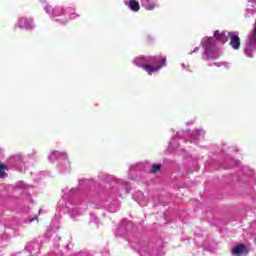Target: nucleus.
<instances>
[{
    "instance_id": "17",
    "label": "nucleus",
    "mask_w": 256,
    "mask_h": 256,
    "mask_svg": "<svg viewBox=\"0 0 256 256\" xmlns=\"http://www.w3.org/2000/svg\"><path fill=\"white\" fill-rule=\"evenodd\" d=\"M6 171H9L7 166H5L3 163H0V179H5V177H7Z\"/></svg>"
},
{
    "instance_id": "20",
    "label": "nucleus",
    "mask_w": 256,
    "mask_h": 256,
    "mask_svg": "<svg viewBox=\"0 0 256 256\" xmlns=\"http://www.w3.org/2000/svg\"><path fill=\"white\" fill-rule=\"evenodd\" d=\"M68 13L66 15H69L71 19H77L79 17V14L73 12V8H67Z\"/></svg>"
},
{
    "instance_id": "26",
    "label": "nucleus",
    "mask_w": 256,
    "mask_h": 256,
    "mask_svg": "<svg viewBox=\"0 0 256 256\" xmlns=\"http://www.w3.org/2000/svg\"><path fill=\"white\" fill-rule=\"evenodd\" d=\"M199 51V47H196L194 51L190 52L189 55H193V53H197Z\"/></svg>"
},
{
    "instance_id": "31",
    "label": "nucleus",
    "mask_w": 256,
    "mask_h": 256,
    "mask_svg": "<svg viewBox=\"0 0 256 256\" xmlns=\"http://www.w3.org/2000/svg\"><path fill=\"white\" fill-rule=\"evenodd\" d=\"M132 223L131 222H128L127 224V229H129V227H131Z\"/></svg>"
},
{
    "instance_id": "6",
    "label": "nucleus",
    "mask_w": 256,
    "mask_h": 256,
    "mask_svg": "<svg viewBox=\"0 0 256 256\" xmlns=\"http://www.w3.org/2000/svg\"><path fill=\"white\" fill-rule=\"evenodd\" d=\"M44 11L50 15V17H61L62 15H67V13H69L67 8L65 9L62 6L52 8L49 4H44Z\"/></svg>"
},
{
    "instance_id": "11",
    "label": "nucleus",
    "mask_w": 256,
    "mask_h": 256,
    "mask_svg": "<svg viewBox=\"0 0 256 256\" xmlns=\"http://www.w3.org/2000/svg\"><path fill=\"white\" fill-rule=\"evenodd\" d=\"M25 249L28 251V253H30V255H39L41 245L37 241H32L25 246Z\"/></svg>"
},
{
    "instance_id": "35",
    "label": "nucleus",
    "mask_w": 256,
    "mask_h": 256,
    "mask_svg": "<svg viewBox=\"0 0 256 256\" xmlns=\"http://www.w3.org/2000/svg\"><path fill=\"white\" fill-rule=\"evenodd\" d=\"M49 235V230H48V232H46V236H48Z\"/></svg>"
},
{
    "instance_id": "13",
    "label": "nucleus",
    "mask_w": 256,
    "mask_h": 256,
    "mask_svg": "<svg viewBox=\"0 0 256 256\" xmlns=\"http://www.w3.org/2000/svg\"><path fill=\"white\" fill-rule=\"evenodd\" d=\"M124 5L134 13H139L141 9V4H139V1L137 0H125Z\"/></svg>"
},
{
    "instance_id": "32",
    "label": "nucleus",
    "mask_w": 256,
    "mask_h": 256,
    "mask_svg": "<svg viewBox=\"0 0 256 256\" xmlns=\"http://www.w3.org/2000/svg\"><path fill=\"white\" fill-rule=\"evenodd\" d=\"M41 213H43V210H42V209H40V210L38 211V215H41Z\"/></svg>"
},
{
    "instance_id": "14",
    "label": "nucleus",
    "mask_w": 256,
    "mask_h": 256,
    "mask_svg": "<svg viewBox=\"0 0 256 256\" xmlns=\"http://www.w3.org/2000/svg\"><path fill=\"white\" fill-rule=\"evenodd\" d=\"M203 137H205V130L195 129L191 133V136L189 137V141H191V143H197V141H199V139H203Z\"/></svg>"
},
{
    "instance_id": "28",
    "label": "nucleus",
    "mask_w": 256,
    "mask_h": 256,
    "mask_svg": "<svg viewBox=\"0 0 256 256\" xmlns=\"http://www.w3.org/2000/svg\"><path fill=\"white\" fill-rule=\"evenodd\" d=\"M103 256H109V251H105L104 253H102Z\"/></svg>"
},
{
    "instance_id": "24",
    "label": "nucleus",
    "mask_w": 256,
    "mask_h": 256,
    "mask_svg": "<svg viewBox=\"0 0 256 256\" xmlns=\"http://www.w3.org/2000/svg\"><path fill=\"white\" fill-rule=\"evenodd\" d=\"M253 13H255V10L251 8H246V15H253Z\"/></svg>"
},
{
    "instance_id": "8",
    "label": "nucleus",
    "mask_w": 256,
    "mask_h": 256,
    "mask_svg": "<svg viewBox=\"0 0 256 256\" xmlns=\"http://www.w3.org/2000/svg\"><path fill=\"white\" fill-rule=\"evenodd\" d=\"M8 163L14 167V169H18L19 171H23V165H25V157L20 154H16L8 160Z\"/></svg>"
},
{
    "instance_id": "1",
    "label": "nucleus",
    "mask_w": 256,
    "mask_h": 256,
    "mask_svg": "<svg viewBox=\"0 0 256 256\" xmlns=\"http://www.w3.org/2000/svg\"><path fill=\"white\" fill-rule=\"evenodd\" d=\"M131 187L129 183L121 180H116V183L112 185L106 195L102 196L97 201L94 209H105L108 213H117L121 209V203L117 200V197H123V195H129Z\"/></svg>"
},
{
    "instance_id": "2",
    "label": "nucleus",
    "mask_w": 256,
    "mask_h": 256,
    "mask_svg": "<svg viewBox=\"0 0 256 256\" xmlns=\"http://www.w3.org/2000/svg\"><path fill=\"white\" fill-rule=\"evenodd\" d=\"M226 43L229 41V32L216 30L213 37H205L202 40V47L204 49V55L209 61H215L221 57V51L217 48V42Z\"/></svg>"
},
{
    "instance_id": "18",
    "label": "nucleus",
    "mask_w": 256,
    "mask_h": 256,
    "mask_svg": "<svg viewBox=\"0 0 256 256\" xmlns=\"http://www.w3.org/2000/svg\"><path fill=\"white\" fill-rule=\"evenodd\" d=\"M213 65H215V67H226V69H229V63H227V62H214V63H210L209 67H213Z\"/></svg>"
},
{
    "instance_id": "16",
    "label": "nucleus",
    "mask_w": 256,
    "mask_h": 256,
    "mask_svg": "<svg viewBox=\"0 0 256 256\" xmlns=\"http://www.w3.org/2000/svg\"><path fill=\"white\" fill-rule=\"evenodd\" d=\"M245 245L243 244H240L238 246H235L233 249H232V253L234 255H243V253H245Z\"/></svg>"
},
{
    "instance_id": "36",
    "label": "nucleus",
    "mask_w": 256,
    "mask_h": 256,
    "mask_svg": "<svg viewBox=\"0 0 256 256\" xmlns=\"http://www.w3.org/2000/svg\"><path fill=\"white\" fill-rule=\"evenodd\" d=\"M139 195H143V193L139 192Z\"/></svg>"
},
{
    "instance_id": "34",
    "label": "nucleus",
    "mask_w": 256,
    "mask_h": 256,
    "mask_svg": "<svg viewBox=\"0 0 256 256\" xmlns=\"http://www.w3.org/2000/svg\"><path fill=\"white\" fill-rule=\"evenodd\" d=\"M57 241H61V237H57Z\"/></svg>"
},
{
    "instance_id": "19",
    "label": "nucleus",
    "mask_w": 256,
    "mask_h": 256,
    "mask_svg": "<svg viewBox=\"0 0 256 256\" xmlns=\"http://www.w3.org/2000/svg\"><path fill=\"white\" fill-rule=\"evenodd\" d=\"M135 171H139V164H136L135 166H131L129 169V179H135L134 176H132V173H135Z\"/></svg>"
},
{
    "instance_id": "3",
    "label": "nucleus",
    "mask_w": 256,
    "mask_h": 256,
    "mask_svg": "<svg viewBox=\"0 0 256 256\" xmlns=\"http://www.w3.org/2000/svg\"><path fill=\"white\" fill-rule=\"evenodd\" d=\"M79 188H65L62 189V200L58 202L60 211L68 213L71 219H77L81 215V208H79V201L75 199V195Z\"/></svg>"
},
{
    "instance_id": "29",
    "label": "nucleus",
    "mask_w": 256,
    "mask_h": 256,
    "mask_svg": "<svg viewBox=\"0 0 256 256\" xmlns=\"http://www.w3.org/2000/svg\"><path fill=\"white\" fill-rule=\"evenodd\" d=\"M65 23H67V19L61 21V25H65Z\"/></svg>"
},
{
    "instance_id": "4",
    "label": "nucleus",
    "mask_w": 256,
    "mask_h": 256,
    "mask_svg": "<svg viewBox=\"0 0 256 256\" xmlns=\"http://www.w3.org/2000/svg\"><path fill=\"white\" fill-rule=\"evenodd\" d=\"M133 63L136 67H141L147 71L148 75H153L167 65V58L163 56H139L134 59Z\"/></svg>"
},
{
    "instance_id": "12",
    "label": "nucleus",
    "mask_w": 256,
    "mask_h": 256,
    "mask_svg": "<svg viewBox=\"0 0 256 256\" xmlns=\"http://www.w3.org/2000/svg\"><path fill=\"white\" fill-rule=\"evenodd\" d=\"M140 3L146 11H153L159 7V0H140Z\"/></svg>"
},
{
    "instance_id": "7",
    "label": "nucleus",
    "mask_w": 256,
    "mask_h": 256,
    "mask_svg": "<svg viewBox=\"0 0 256 256\" xmlns=\"http://www.w3.org/2000/svg\"><path fill=\"white\" fill-rule=\"evenodd\" d=\"M16 27L26 29V31H33L35 29V23L33 18L20 17L16 23Z\"/></svg>"
},
{
    "instance_id": "10",
    "label": "nucleus",
    "mask_w": 256,
    "mask_h": 256,
    "mask_svg": "<svg viewBox=\"0 0 256 256\" xmlns=\"http://www.w3.org/2000/svg\"><path fill=\"white\" fill-rule=\"evenodd\" d=\"M228 37L230 39V47L234 51H239L241 47V38H239V32H228Z\"/></svg>"
},
{
    "instance_id": "23",
    "label": "nucleus",
    "mask_w": 256,
    "mask_h": 256,
    "mask_svg": "<svg viewBox=\"0 0 256 256\" xmlns=\"http://www.w3.org/2000/svg\"><path fill=\"white\" fill-rule=\"evenodd\" d=\"M83 185H89V180L83 179L79 181V187H83Z\"/></svg>"
},
{
    "instance_id": "30",
    "label": "nucleus",
    "mask_w": 256,
    "mask_h": 256,
    "mask_svg": "<svg viewBox=\"0 0 256 256\" xmlns=\"http://www.w3.org/2000/svg\"><path fill=\"white\" fill-rule=\"evenodd\" d=\"M77 256H85V253L80 252V253L77 254Z\"/></svg>"
},
{
    "instance_id": "27",
    "label": "nucleus",
    "mask_w": 256,
    "mask_h": 256,
    "mask_svg": "<svg viewBox=\"0 0 256 256\" xmlns=\"http://www.w3.org/2000/svg\"><path fill=\"white\" fill-rule=\"evenodd\" d=\"M248 3H252V5H256V0H248Z\"/></svg>"
},
{
    "instance_id": "25",
    "label": "nucleus",
    "mask_w": 256,
    "mask_h": 256,
    "mask_svg": "<svg viewBox=\"0 0 256 256\" xmlns=\"http://www.w3.org/2000/svg\"><path fill=\"white\" fill-rule=\"evenodd\" d=\"M37 219V216L29 218L28 223H33Z\"/></svg>"
},
{
    "instance_id": "15",
    "label": "nucleus",
    "mask_w": 256,
    "mask_h": 256,
    "mask_svg": "<svg viewBox=\"0 0 256 256\" xmlns=\"http://www.w3.org/2000/svg\"><path fill=\"white\" fill-rule=\"evenodd\" d=\"M138 253L140 256H157L156 253L151 251V247H149V246H142L138 250Z\"/></svg>"
},
{
    "instance_id": "33",
    "label": "nucleus",
    "mask_w": 256,
    "mask_h": 256,
    "mask_svg": "<svg viewBox=\"0 0 256 256\" xmlns=\"http://www.w3.org/2000/svg\"><path fill=\"white\" fill-rule=\"evenodd\" d=\"M109 179H111V180H113V179H115L113 176H109Z\"/></svg>"
},
{
    "instance_id": "21",
    "label": "nucleus",
    "mask_w": 256,
    "mask_h": 256,
    "mask_svg": "<svg viewBox=\"0 0 256 256\" xmlns=\"http://www.w3.org/2000/svg\"><path fill=\"white\" fill-rule=\"evenodd\" d=\"M16 186L18 187V189H24V190L29 189V185L25 184V182L23 181L18 182Z\"/></svg>"
},
{
    "instance_id": "5",
    "label": "nucleus",
    "mask_w": 256,
    "mask_h": 256,
    "mask_svg": "<svg viewBox=\"0 0 256 256\" xmlns=\"http://www.w3.org/2000/svg\"><path fill=\"white\" fill-rule=\"evenodd\" d=\"M48 160L53 163V161H63V165L59 164V170L61 173H65L67 169H69V160L67 156V152H59V151H52L48 156Z\"/></svg>"
},
{
    "instance_id": "37",
    "label": "nucleus",
    "mask_w": 256,
    "mask_h": 256,
    "mask_svg": "<svg viewBox=\"0 0 256 256\" xmlns=\"http://www.w3.org/2000/svg\"><path fill=\"white\" fill-rule=\"evenodd\" d=\"M119 229H123V226H120V228Z\"/></svg>"
},
{
    "instance_id": "9",
    "label": "nucleus",
    "mask_w": 256,
    "mask_h": 256,
    "mask_svg": "<svg viewBox=\"0 0 256 256\" xmlns=\"http://www.w3.org/2000/svg\"><path fill=\"white\" fill-rule=\"evenodd\" d=\"M187 135H190V133L185 132V134H183V132H177L176 136H174L169 143V150L177 151V149H179V139H181V137L187 139Z\"/></svg>"
},
{
    "instance_id": "22",
    "label": "nucleus",
    "mask_w": 256,
    "mask_h": 256,
    "mask_svg": "<svg viewBox=\"0 0 256 256\" xmlns=\"http://www.w3.org/2000/svg\"><path fill=\"white\" fill-rule=\"evenodd\" d=\"M157 171H161V164H153L151 173H157Z\"/></svg>"
}]
</instances>
